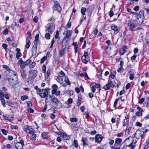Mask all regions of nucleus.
Here are the masks:
<instances>
[{
  "label": "nucleus",
  "mask_w": 149,
  "mask_h": 149,
  "mask_svg": "<svg viewBox=\"0 0 149 149\" xmlns=\"http://www.w3.org/2000/svg\"><path fill=\"white\" fill-rule=\"evenodd\" d=\"M134 137L137 139H142L144 136V132L140 130H137L134 134Z\"/></svg>",
  "instance_id": "f257e3e1"
},
{
  "label": "nucleus",
  "mask_w": 149,
  "mask_h": 149,
  "mask_svg": "<svg viewBox=\"0 0 149 149\" xmlns=\"http://www.w3.org/2000/svg\"><path fill=\"white\" fill-rule=\"evenodd\" d=\"M22 128L27 133L30 134H33L36 132L35 130L30 126H24Z\"/></svg>",
  "instance_id": "f03ea898"
},
{
  "label": "nucleus",
  "mask_w": 149,
  "mask_h": 149,
  "mask_svg": "<svg viewBox=\"0 0 149 149\" xmlns=\"http://www.w3.org/2000/svg\"><path fill=\"white\" fill-rule=\"evenodd\" d=\"M48 89L47 88L45 89H42L39 92V94L41 98H45L48 97Z\"/></svg>",
  "instance_id": "7ed1b4c3"
},
{
  "label": "nucleus",
  "mask_w": 149,
  "mask_h": 149,
  "mask_svg": "<svg viewBox=\"0 0 149 149\" xmlns=\"http://www.w3.org/2000/svg\"><path fill=\"white\" fill-rule=\"evenodd\" d=\"M114 86L115 85L112 81H108L107 84L103 88L105 90H109L111 87L114 88Z\"/></svg>",
  "instance_id": "20e7f679"
},
{
  "label": "nucleus",
  "mask_w": 149,
  "mask_h": 149,
  "mask_svg": "<svg viewBox=\"0 0 149 149\" xmlns=\"http://www.w3.org/2000/svg\"><path fill=\"white\" fill-rule=\"evenodd\" d=\"M51 101L53 103H54L58 107L57 108L60 109L62 107V105L61 102L58 99L54 97L52 99Z\"/></svg>",
  "instance_id": "39448f33"
},
{
  "label": "nucleus",
  "mask_w": 149,
  "mask_h": 149,
  "mask_svg": "<svg viewBox=\"0 0 149 149\" xmlns=\"http://www.w3.org/2000/svg\"><path fill=\"white\" fill-rule=\"evenodd\" d=\"M82 62L85 64L87 63L89 61L88 53L87 51H84L83 56L81 57Z\"/></svg>",
  "instance_id": "423d86ee"
},
{
  "label": "nucleus",
  "mask_w": 149,
  "mask_h": 149,
  "mask_svg": "<svg viewBox=\"0 0 149 149\" xmlns=\"http://www.w3.org/2000/svg\"><path fill=\"white\" fill-rule=\"evenodd\" d=\"M127 25L129 30L131 31H133L134 29L136 26L134 22L131 20L128 21Z\"/></svg>",
  "instance_id": "0eeeda50"
},
{
  "label": "nucleus",
  "mask_w": 149,
  "mask_h": 149,
  "mask_svg": "<svg viewBox=\"0 0 149 149\" xmlns=\"http://www.w3.org/2000/svg\"><path fill=\"white\" fill-rule=\"evenodd\" d=\"M17 64L18 65H20L21 70H24L26 66V65L22 58H20L18 61Z\"/></svg>",
  "instance_id": "6e6552de"
},
{
  "label": "nucleus",
  "mask_w": 149,
  "mask_h": 149,
  "mask_svg": "<svg viewBox=\"0 0 149 149\" xmlns=\"http://www.w3.org/2000/svg\"><path fill=\"white\" fill-rule=\"evenodd\" d=\"M38 43L36 42L34 43V45L32 49V55H35L36 54V51L37 49Z\"/></svg>",
  "instance_id": "1a4fd4ad"
},
{
  "label": "nucleus",
  "mask_w": 149,
  "mask_h": 149,
  "mask_svg": "<svg viewBox=\"0 0 149 149\" xmlns=\"http://www.w3.org/2000/svg\"><path fill=\"white\" fill-rule=\"evenodd\" d=\"M55 26L53 24L51 25L50 26L47 28V29L46 30V32L47 31L52 34V33L54 30Z\"/></svg>",
  "instance_id": "9d476101"
},
{
  "label": "nucleus",
  "mask_w": 149,
  "mask_h": 149,
  "mask_svg": "<svg viewBox=\"0 0 149 149\" xmlns=\"http://www.w3.org/2000/svg\"><path fill=\"white\" fill-rule=\"evenodd\" d=\"M133 142H131L128 145L125 146L121 149H134L135 146L133 145Z\"/></svg>",
  "instance_id": "9b49d317"
},
{
  "label": "nucleus",
  "mask_w": 149,
  "mask_h": 149,
  "mask_svg": "<svg viewBox=\"0 0 149 149\" xmlns=\"http://www.w3.org/2000/svg\"><path fill=\"white\" fill-rule=\"evenodd\" d=\"M8 80L10 85L12 86H14L17 83V80H14L13 78L8 79Z\"/></svg>",
  "instance_id": "f8f14e48"
},
{
  "label": "nucleus",
  "mask_w": 149,
  "mask_h": 149,
  "mask_svg": "<svg viewBox=\"0 0 149 149\" xmlns=\"http://www.w3.org/2000/svg\"><path fill=\"white\" fill-rule=\"evenodd\" d=\"M95 142L97 143H100L102 140V138L101 135L97 134L95 137Z\"/></svg>",
  "instance_id": "ddd939ff"
},
{
  "label": "nucleus",
  "mask_w": 149,
  "mask_h": 149,
  "mask_svg": "<svg viewBox=\"0 0 149 149\" xmlns=\"http://www.w3.org/2000/svg\"><path fill=\"white\" fill-rule=\"evenodd\" d=\"M133 126V123L131 122H130L128 123L127 127V129L126 131L127 132H129L131 130V128Z\"/></svg>",
  "instance_id": "4468645a"
},
{
  "label": "nucleus",
  "mask_w": 149,
  "mask_h": 149,
  "mask_svg": "<svg viewBox=\"0 0 149 149\" xmlns=\"http://www.w3.org/2000/svg\"><path fill=\"white\" fill-rule=\"evenodd\" d=\"M29 74H32L31 76L35 77L37 75V72L35 70H31L29 72Z\"/></svg>",
  "instance_id": "2eb2a0df"
},
{
  "label": "nucleus",
  "mask_w": 149,
  "mask_h": 149,
  "mask_svg": "<svg viewBox=\"0 0 149 149\" xmlns=\"http://www.w3.org/2000/svg\"><path fill=\"white\" fill-rule=\"evenodd\" d=\"M144 12L143 10H141L139 12V13L138 14V17L140 18H144Z\"/></svg>",
  "instance_id": "dca6fc26"
},
{
  "label": "nucleus",
  "mask_w": 149,
  "mask_h": 149,
  "mask_svg": "<svg viewBox=\"0 0 149 149\" xmlns=\"http://www.w3.org/2000/svg\"><path fill=\"white\" fill-rule=\"evenodd\" d=\"M115 143L114 144V146H118L121 143L122 141V140L121 139L117 138L115 139Z\"/></svg>",
  "instance_id": "f3484780"
},
{
  "label": "nucleus",
  "mask_w": 149,
  "mask_h": 149,
  "mask_svg": "<svg viewBox=\"0 0 149 149\" xmlns=\"http://www.w3.org/2000/svg\"><path fill=\"white\" fill-rule=\"evenodd\" d=\"M53 10H57L58 12H60L61 9L59 5H54L53 6Z\"/></svg>",
  "instance_id": "a211bd4d"
},
{
  "label": "nucleus",
  "mask_w": 149,
  "mask_h": 149,
  "mask_svg": "<svg viewBox=\"0 0 149 149\" xmlns=\"http://www.w3.org/2000/svg\"><path fill=\"white\" fill-rule=\"evenodd\" d=\"M127 47V46H125L120 50V55H123L124 54V53L126 52L127 49H128Z\"/></svg>",
  "instance_id": "6ab92c4d"
},
{
  "label": "nucleus",
  "mask_w": 149,
  "mask_h": 149,
  "mask_svg": "<svg viewBox=\"0 0 149 149\" xmlns=\"http://www.w3.org/2000/svg\"><path fill=\"white\" fill-rule=\"evenodd\" d=\"M20 72L22 77L24 79H25L26 77L25 70H21Z\"/></svg>",
  "instance_id": "aec40b11"
},
{
  "label": "nucleus",
  "mask_w": 149,
  "mask_h": 149,
  "mask_svg": "<svg viewBox=\"0 0 149 149\" xmlns=\"http://www.w3.org/2000/svg\"><path fill=\"white\" fill-rule=\"evenodd\" d=\"M56 80L60 84L63 83V77L59 75L57 77Z\"/></svg>",
  "instance_id": "412c9836"
},
{
  "label": "nucleus",
  "mask_w": 149,
  "mask_h": 149,
  "mask_svg": "<svg viewBox=\"0 0 149 149\" xmlns=\"http://www.w3.org/2000/svg\"><path fill=\"white\" fill-rule=\"evenodd\" d=\"M87 141V138L85 137H82L81 140V141L83 143V146H85L86 145L88 146V145L87 143L86 142Z\"/></svg>",
  "instance_id": "4be33fe9"
},
{
  "label": "nucleus",
  "mask_w": 149,
  "mask_h": 149,
  "mask_svg": "<svg viewBox=\"0 0 149 149\" xmlns=\"http://www.w3.org/2000/svg\"><path fill=\"white\" fill-rule=\"evenodd\" d=\"M3 117L5 120H9L10 121H11L13 120V118L10 117L9 116H8L7 115H3Z\"/></svg>",
  "instance_id": "5701e85b"
},
{
  "label": "nucleus",
  "mask_w": 149,
  "mask_h": 149,
  "mask_svg": "<svg viewBox=\"0 0 149 149\" xmlns=\"http://www.w3.org/2000/svg\"><path fill=\"white\" fill-rule=\"evenodd\" d=\"M15 148L17 149H22L23 147L22 144L19 143H17L15 145Z\"/></svg>",
  "instance_id": "b1692460"
},
{
  "label": "nucleus",
  "mask_w": 149,
  "mask_h": 149,
  "mask_svg": "<svg viewBox=\"0 0 149 149\" xmlns=\"http://www.w3.org/2000/svg\"><path fill=\"white\" fill-rule=\"evenodd\" d=\"M144 19L140 18L138 17L137 19H136V22H137V24L138 25H141Z\"/></svg>",
  "instance_id": "393cba45"
},
{
  "label": "nucleus",
  "mask_w": 149,
  "mask_h": 149,
  "mask_svg": "<svg viewBox=\"0 0 149 149\" xmlns=\"http://www.w3.org/2000/svg\"><path fill=\"white\" fill-rule=\"evenodd\" d=\"M72 45L74 47L75 53H76L78 51L77 48L78 47V45L77 43V42H73L72 43Z\"/></svg>",
  "instance_id": "a878e982"
},
{
  "label": "nucleus",
  "mask_w": 149,
  "mask_h": 149,
  "mask_svg": "<svg viewBox=\"0 0 149 149\" xmlns=\"http://www.w3.org/2000/svg\"><path fill=\"white\" fill-rule=\"evenodd\" d=\"M51 72V70L50 69H48L47 70V73L45 74V79H47L48 78V77L50 75Z\"/></svg>",
  "instance_id": "bb28decb"
},
{
  "label": "nucleus",
  "mask_w": 149,
  "mask_h": 149,
  "mask_svg": "<svg viewBox=\"0 0 149 149\" xmlns=\"http://www.w3.org/2000/svg\"><path fill=\"white\" fill-rule=\"evenodd\" d=\"M3 68L6 69L7 71L10 73H11V71H13L7 65H3Z\"/></svg>",
  "instance_id": "cd10ccee"
},
{
  "label": "nucleus",
  "mask_w": 149,
  "mask_h": 149,
  "mask_svg": "<svg viewBox=\"0 0 149 149\" xmlns=\"http://www.w3.org/2000/svg\"><path fill=\"white\" fill-rule=\"evenodd\" d=\"M65 53V51L64 49H62L60 50L59 52V57H61Z\"/></svg>",
  "instance_id": "c85d7f7f"
},
{
  "label": "nucleus",
  "mask_w": 149,
  "mask_h": 149,
  "mask_svg": "<svg viewBox=\"0 0 149 149\" xmlns=\"http://www.w3.org/2000/svg\"><path fill=\"white\" fill-rule=\"evenodd\" d=\"M86 9L84 7H82L81 9V13L82 15L83 16L85 15V12L86 11Z\"/></svg>",
  "instance_id": "c756f323"
},
{
  "label": "nucleus",
  "mask_w": 149,
  "mask_h": 149,
  "mask_svg": "<svg viewBox=\"0 0 149 149\" xmlns=\"http://www.w3.org/2000/svg\"><path fill=\"white\" fill-rule=\"evenodd\" d=\"M111 28L112 30L114 31H116L118 30V28L116 25L114 24H113L111 25Z\"/></svg>",
  "instance_id": "7c9ffc66"
},
{
  "label": "nucleus",
  "mask_w": 149,
  "mask_h": 149,
  "mask_svg": "<svg viewBox=\"0 0 149 149\" xmlns=\"http://www.w3.org/2000/svg\"><path fill=\"white\" fill-rule=\"evenodd\" d=\"M35 77L32 76L30 77L28 79V82L29 83H32Z\"/></svg>",
  "instance_id": "2f4dec72"
},
{
  "label": "nucleus",
  "mask_w": 149,
  "mask_h": 149,
  "mask_svg": "<svg viewBox=\"0 0 149 149\" xmlns=\"http://www.w3.org/2000/svg\"><path fill=\"white\" fill-rule=\"evenodd\" d=\"M72 145L75 148H77L78 146V144L77 143V140L75 139L74 140L72 143Z\"/></svg>",
  "instance_id": "473e14b6"
},
{
  "label": "nucleus",
  "mask_w": 149,
  "mask_h": 149,
  "mask_svg": "<svg viewBox=\"0 0 149 149\" xmlns=\"http://www.w3.org/2000/svg\"><path fill=\"white\" fill-rule=\"evenodd\" d=\"M1 97L5 98L6 99H9L10 98V96L9 94L8 93H7L5 94H4L3 93V95H1Z\"/></svg>",
  "instance_id": "72a5a7b5"
},
{
  "label": "nucleus",
  "mask_w": 149,
  "mask_h": 149,
  "mask_svg": "<svg viewBox=\"0 0 149 149\" xmlns=\"http://www.w3.org/2000/svg\"><path fill=\"white\" fill-rule=\"evenodd\" d=\"M0 100L1 101L2 105L4 107H6V103L5 99H4L3 97H1V96H0Z\"/></svg>",
  "instance_id": "f704fd0d"
},
{
  "label": "nucleus",
  "mask_w": 149,
  "mask_h": 149,
  "mask_svg": "<svg viewBox=\"0 0 149 149\" xmlns=\"http://www.w3.org/2000/svg\"><path fill=\"white\" fill-rule=\"evenodd\" d=\"M72 32L70 30H68L67 31V32L66 34V36L65 38H68L72 35Z\"/></svg>",
  "instance_id": "c9c22d12"
},
{
  "label": "nucleus",
  "mask_w": 149,
  "mask_h": 149,
  "mask_svg": "<svg viewBox=\"0 0 149 149\" xmlns=\"http://www.w3.org/2000/svg\"><path fill=\"white\" fill-rule=\"evenodd\" d=\"M32 135L30 137V139L33 141H35L36 139V138L37 136L36 134L35 133L31 134Z\"/></svg>",
  "instance_id": "e433bc0d"
},
{
  "label": "nucleus",
  "mask_w": 149,
  "mask_h": 149,
  "mask_svg": "<svg viewBox=\"0 0 149 149\" xmlns=\"http://www.w3.org/2000/svg\"><path fill=\"white\" fill-rule=\"evenodd\" d=\"M64 81L68 85L70 86L71 84L70 82L69 81V79L67 77L65 78Z\"/></svg>",
  "instance_id": "4c0bfd02"
},
{
  "label": "nucleus",
  "mask_w": 149,
  "mask_h": 149,
  "mask_svg": "<svg viewBox=\"0 0 149 149\" xmlns=\"http://www.w3.org/2000/svg\"><path fill=\"white\" fill-rule=\"evenodd\" d=\"M144 147L145 149H147L149 148V140L146 141Z\"/></svg>",
  "instance_id": "58836bf2"
},
{
  "label": "nucleus",
  "mask_w": 149,
  "mask_h": 149,
  "mask_svg": "<svg viewBox=\"0 0 149 149\" xmlns=\"http://www.w3.org/2000/svg\"><path fill=\"white\" fill-rule=\"evenodd\" d=\"M47 133V132H44L42 134V136L43 139H47L48 137Z\"/></svg>",
  "instance_id": "ea45409f"
},
{
  "label": "nucleus",
  "mask_w": 149,
  "mask_h": 149,
  "mask_svg": "<svg viewBox=\"0 0 149 149\" xmlns=\"http://www.w3.org/2000/svg\"><path fill=\"white\" fill-rule=\"evenodd\" d=\"M11 147V146L10 144H8L6 146L3 145L2 149H10Z\"/></svg>",
  "instance_id": "a19ab883"
},
{
  "label": "nucleus",
  "mask_w": 149,
  "mask_h": 149,
  "mask_svg": "<svg viewBox=\"0 0 149 149\" xmlns=\"http://www.w3.org/2000/svg\"><path fill=\"white\" fill-rule=\"evenodd\" d=\"M50 33H47L45 35V38L47 40H49L50 37Z\"/></svg>",
  "instance_id": "79ce46f5"
},
{
  "label": "nucleus",
  "mask_w": 149,
  "mask_h": 149,
  "mask_svg": "<svg viewBox=\"0 0 149 149\" xmlns=\"http://www.w3.org/2000/svg\"><path fill=\"white\" fill-rule=\"evenodd\" d=\"M70 120L72 122H77L78 119L76 118H70Z\"/></svg>",
  "instance_id": "37998d69"
},
{
  "label": "nucleus",
  "mask_w": 149,
  "mask_h": 149,
  "mask_svg": "<svg viewBox=\"0 0 149 149\" xmlns=\"http://www.w3.org/2000/svg\"><path fill=\"white\" fill-rule=\"evenodd\" d=\"M36 65V63L34 62H33L29 66V68L30 69H31L34 67Z\"/></svg>",
  "instance_id": "c03bdc74"
},
{
  "label": "nucleus",
  "mask_w": 149,
  "mask_h": 149,
  "mask_svg": "<svg viewBox=\"0 0 149 149\" xmlns=\"http://www.w3.org/2000/svg\"><path fill=\"white\" fill-rule=\"evenodd\" d=\"M28 97L26 95L22 96L21 97V99L22 101H24V100L27 99Z\"/></svg>",
  "instance_id": "a18cd8bd"
},
{
  "label": "nucleus",
  "mask_w": 149,
  "mask_h": 149,
  "mask_svg": "<svg viewBox=\"0 0 149 149\" xmlns=\"http://www.w3.org/2000/svg\"><path fill=\"white\" fill-rule=\"evenodd\" d=\"M22 56V54L20 52L17 53L16 54V57L19 60V57Z\"/></svg>",
  "instance_id": "49530a36"
},
{
  "label": "nucleus",
  "mask_w": 149,
  "mask_h": 149,
  "mask_svg": "<svg viewBox=\"0 0 149 149\" xmlns=\"http://www.w3.org/2000/svg\"><path fill=\"white\" fill-rule=\"evenodd\" d=\"M30 40H29L27 41L26 43V45H25V47L26 48L28 49L29 48V47H30Z\"/></svg>",
  "instance_id": "de8ad7c7"
},
{
  "label": "nucleus",
  "mask_w": 149,
  "mask_h": 149,
  "mask_svg": "<svg viewBox=\"0 0 149 149\" xmlns=\"http://www.w3.org/2000/svg\"><path fill=\"white\" fill-rule=\"evenodd\" d=\"M47 56L43 57L41 60L40 63H43L44 61L47 59Z\"/></svg>",
  "instance_id": "09e8293b"
},
{
  "label": "nucleus",
  "mask_w": 149,
  "mask_h": 149,
  "mask_svg": "<svg viewBox=\"0 0 149 149\" xmlns=\"http://www.w3.org/2000/svg\"><path fill=\"white\" fill-rule=\"evenodd\" d=\"M143 112L137 111L136 113V115L138 116H142Z\"/></svg>",
  "instance_id": "8fccbe9b"
},
{
  "label": "nucleus",
  "mask_w": 149,
  "mask_h": 149,
  "mask_svg": "<svg viewBox=\"0 0 149 149\" xmlns=\"http://www.w3.org/2000/svg\"><path fill=\"white\" fill-rule=\"evenodd\" d=\"M31 60L30 59V58L24 62L26 64V65H28L31 63Z\"/></svg>",
  "instance_id": "3c124183"
},
{
  "label": "nucleus",
  "mask_w": 149,
  "mask_h": 149,
  "mask_svg": "<svg viewBox=\"0 0 149 149\" xmlns=\"http://www.w3.org/2000/svg\"><path fill=\"white\" fill-rule=\"evenodd\" d=\"M1 131L2 133L5 135H6L7 134V133L8 132V131L4 129H2L1 130Z\"/></svg>",
  "instance_id": "603ef678"
},
{
  "label": "nucleus",
  "mask_w": 149,
  "mask_h": 149,
  "mask_svg": "<svg viewBox=\"0 0 149 149\" xmlns=\"http://www.w3.org/2000/svg\"><path fill=\"white\" fill-rule=\"evenodd\" d=\"M136 55L134 54L132 56L131 58V60L132 61H134L135 60L136 57Z\"/></svg>",
  "instance_id": "864d4df0"
},
{
  "label": "nucleus",
  "mask_w": 149,
  "mask_h": 149,
  "mask_svg": "<svg viewBox=\"0 0 149 149\" xmlns=\"http://www.w3.org/2000/svg\"><path fill=\"white\" fill-rule=\"evenodd\" d=\"M42 72L43 73H45L46 71V66L43 65L42 68Z\"/></svg>",
  "instance_id": "5fc2aeb1"
},
{
  "label": "nucleus",
  "mask_w": 149,
  "mask_h": 149,
  "mask_svg": "<svg viewBox=\"0 0 149 149\" xmlns=\"http://www.w3.org/2000/svg\"><path fill=\"white\" fill-rule=\"evenodd\" d=\"M58 34L59 32L58 31H57L56 32V35H55V38L56 39H57L58 38V39L59 40L60 38L58 37Z\"/></svg>",
  "instance_id": "6e6d98bb"
},
{
  "label": "nucleus",
  "mask_w": 149,
  "mask_h": 149,
  "mask_svg": "<svg viewBox=\"0 0 149 149\" xmlns=\"http://www.w3.org/2000/svg\"><path fill=\"white\" fill-rule=\"evenodd\" d=\"M59 74H60V75H61V76L62 77H65V73L62 71H61L59 72Z\"/></svg>",
  "instance_id": "4d7b16f0"
},
{
  "label": "nucleus",
  "mask_w": 149,
  "mask_h": 149,
  "mask_svg": "<svg viewBox=\"0 0 149 149\" xmlns=\"http://www.w3.org/2000/svg\"><path fill=\"white\" fill-rule=\"evenodd\" d=\"M144 100H145V98H142L141 99H140V100H139V101L138 103H139L140 104H141L144 101Z\"/></svg>",
  "instance_id": "13d9d810"
},
{
  "label": "nucleus",
  "mask_w": 149,
  "mask_h": 149,
  "mask_svg": "<svg viewBox=\"0 0 149 149\" xmlns=\"http://www.w3.org/2000/svg\"><path fill=\"white\" fill-rule=\"evenodd\" d=\"M118 100L117 99L115 100V102H114V103L113 104V107H115L116 106Z\"/></svg>",
  "instance_id": "bf43d9fd"
},
{
  "label": "nucleus",
  "mask_w": 149,
  "mask_h": 149,
  "mask_svg": "<svg viewBox=\"0 0 149 149\" xmlns=\"http://www.w3.org/2000/svg\"><path fill=\"white\" fill-rule=\"evenodd\" d=\"M58 88V87L55 84L53 85L52 86V88L53 89L57 90Z\"/></svg>",
  "instance_id": "052dcab7"
},
{
  "label": "nucleus",
  "mask_w": 149,
  "mask_h": 149,
  "mask_svg": "<svg viewBox=\"0 0 149 149\" xmlns=\"http://www.w3.org/2000/svg\"><path fill=\"white\" fill-rule=\"evenodd\" d=\"M134 74H130L129 78L130 80H132L134 79Z\"/></svg>",
  "instance_id": "680f3d73"
},
{
  "label": "nucleus",
  "mask_w": 149,
  "mask_h": 149,
  "mask_svg": "<svg viewBox=\"0 0 149 149\" xmlns=\"http://www.w3.org/2000/svg\"><path fill=\"white\" fill-rule=\"evenodd\" d=\"M27 104L28 108L32 106V103L31 101H28L27 102Z\"/></svg>",
  "instance_id": "e2e57ef3"
},
{
  "label": "nucleus",
  "mask_w": 149,
  "mask_h": 149,
  "mask_svg": "<svg viewBox=\"0 0 149 149\" xmlns=\"http://www.w3.org/2000/svg\"><path fill=\"white\" fill-rule=\"evenodd\" d=\"M135 125L139 127H141L142 126V124L139 122H137L136 123Z\"/></svg>",
  "instance_id": "0e129e2a"
},
{
  "label": "nucleus",
  "mask_w": 149,
  "mask_h": 149,
  "mask_svg": "<svg viewBox=\"0 0 149 149\" xmlns=\"http://www.w3.org/2000/svg\"><path fill=\"white\" fill-rule=\"evenodd\" d=\"M91 92L92 93H94L95 91V87L94 86H93L91 87Z\"/></svg>",
  "instance_id": "69168bd1"
},
{
  "label": "nucleus",
  "mask_w": 149,
  "mask_h": 149,
  "mask_svg": "<svg viewBox=\"0 0 149 149\" xmlns=\"http://www.w3.org/2000/svg\"><path fill=\"white\" fill-rule=\"evenodd\" d=\"M56 117L55 115L53 113H51L50 115V117L51 119H53L55 118Z\"/></svg>",
  "instance_id": "338daca9"
},
{
  "label": "nucleus",
  "mask_w": 149,
  "mask_h": 149,
  "mask_svg": "<svg viewBox=\"0 0 149 149\" xmlns=\"http://www.w3.org/2000/svg\"><path fill=\"white\" fill-rule=\"evenodd\" d=\"M117 146H112L111 147V149H120V147H117Z\"/></svg>",
  "instance_id": "774afa93"
}]
</instances>
